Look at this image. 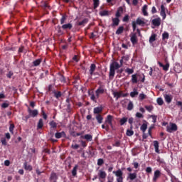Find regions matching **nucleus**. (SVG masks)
<instances>
[{
    "label": "nucleus",
    "instance_id": "nucleus-49",
    "mask_svg": "<svg viewBox=\"0 0 182 182\" xmlns=\"http://www.w3.org/2000/svg\"><path fill=\"white\" fill-rule=\"evenodd\" d=\"M66 20H67V16L66 15H63L62 18H60L61 25H63L65 23Z\"/></svg>",
    "mask_w": 182,
    "mask_h": 182
},
{
    "label": "nucleus",
    "instance_id": "nucleus-59",
    "mask_svg": "<svg viewBox=\"0 0 182 182\" xmlns=\"http://www.w3.org/2000/svg\"><path fill=\"white\" fill-rule=\"evenodd\" d=\"M13 75H14V73H13L11 70L9 71V72L6 74V77H7L9 79H11Z\"/></svg>",
    "mask_w": 182,
    "mask_h": 182
},
{
    "label": "nucleus",
    "instance_id": "nucleus-58",
    "mask_svg": "<svg viewBox=\"0 0 182 182\" xmlns=\"http://www.w3.org/2000/svg\"><path fill=\"white\" fill-rule=\"evenodd\" d=\"M66 111H67L68 113H70V112H71V111H72V107H71L70 103L67 104V109H66Z\"/></svg>",
    "mask_w": 182,
    "mask_h": 182
},
{
    "label": "nucleus",
    "instance_id": "nucleus-7",
    "mask_svg": "<svg viewBox=\"0 0 182 182\" xmlns=\"http://www.w3.org/2000/svg\"><path fill=\"white\" fill-rule=\"evenodd\" d=\"M161 20L160 17L152 19V24L154 25V26L159 27L161 26Z\"/></svg>",
    "mask_w": 182,
    "mask_h": 182
},
{
    "label": "nucleus",
    "instance_id": "nucleus-19",
    "mask_svg": "<svg viewBox=\"0 0 182 182\" xmlns=\"http://www.w3.org/2000/svg\"><path fill=\"white\" fill-rule=\"evenodd\" d=\"M138 74H132V75L131 76V82H132V84H137V82H139L138 80Z\"/></svg>",
    "mask_w": 182,
    "mask_h": 182
},
{
    "label": "nucleus",
    "instance_id": "nucleus-36",
    "mask_svg": "<svg viewBox=\"0 0 182 182\" xmlns=\"http://www.w3.org/2000/svg\"><path fill=\"white\" fill-rule=\"evenodd\" d=\"M146 98H147V96L146 94H144V92L139 93V96L138 97V99L139 100V101H143Z\"/></svg>",
    "mask_w": 182,
    "mask_h": 182
},
{
    "label": "nucleus",
    "instance_id": "nucleus-47",
    "mask_svg": "<svg viewBox=\"0 0 182 182\" xmlns=\"http://www.w3.org/2000/svg\"><path fill=\"white\" fill-rule=\"evenodd\" d=\"M146 129H147V124H142V125H141V131H142L143 133H145Z\"/></svg>",
    "mask_w": 182,
    "mask_h": 182
},
{
    "label": "nucleus",
    "instance_id": "nucleus-62",
    "mask_svg": "<svg viewBox=\"0 0 182 182\" xmlns=\"http://www.w3.org/2000/svg\"><path fill=\"white\" fill-rule=\"evenodd\" d=\"M90 99H91V100H92L93 102L97 103V99H96V96L95 95V94L91 95Z\"/></svg>",
    "mask_w": 182,
    "mask_h": 182
},
{
    "label": "nucleus",
    "instance_id": "nucleus-46",
    "mask_svg": "<svg viewBox=\"0 0 182 182\" xmlns=\"http://www.w3.org/2000/svg\"><path fill=\"white\" fill-rule=\"evenodd\" d=\"M139 95V92L137 90H134L129 93V95H131V97L134 98L135 96Z\"/></svg>",
    "mask_w": 182,
    "mask_h": 182
},
{
    "label": "nucleus",
    "instance_id": "nucleus-37",
    "mask_svg": "<svg viewBox=\"0 0 182 182\" xmlns=\"http://www.w3.org/2000/svg\"><path fill=\"white\" fill-rule=\"evenodd\" d=\"M124 26H119V28L116 31V34L121 35L124 32Z\"/></svg>",
    "mask_w": 182,
    "mask_h": 182
},
{
    "label": "nucleus",
    "instance_id": "nucleus-22",
    "mask_svg": "<svg viewBox=\"0 0 182 182\" xmlns=\"http://www.w3.org/2000/svg\"><path fill=\"white\" fill-rule=\"evenodd\" d=\"M103 110V107L102 106L97 107L94 108V114H100Z\"/></svg>",
    "mask_w": 182,
    "mask_h": 182
},
{
    "label": "nucleus",
    "instance_id": "nucleus-32",
    "mask_svg": "<svg viewBox=\"0 0 182 182\" xmlns=\"http://www.w3.org/2000/svg\"><path fill=\"white\" fill-rule=\"evenodd\" d=\"M58 177L57 173H55V172H52V173H50V181H55V180H58Z\"/></svg>",
    "mask_w": 182,
    "mask_h": 182
},
{
    "label": "nucleus",
    "instance_id": "nucleus-5",
    "mask_svg": "<svg viewBox=\"0 0 182 182\" xmlns=\"http://www.w3.org/2000/svg\"><path fill=\"white\" fill-rule=\"evenodd\" d=\"M28 112L31 117H36L38 114V109H31L30 107L28 108Z\"/></svg>",
    "mask_w": 182,
    "mask_h": 182
},
{
    "label": "nucleus",
    "instance_id": "nucleus-25",
    "mask_svg": "<svg viewBox=\"0 0 182 182\" xmlns=\"http://www.w3.org/2000/svg\"><path fill=\"white\" fill-rule=\"evenodd\" d=\"M113 95L114 97H116V100H118L122 95V91L114 92Z\"/></svg>",
    "mask_w": 182,
    "mask_h": 182
},
{
    "label": "nucleus",
    "instance_id": "nucleus-29",
    "mask_svg": "<svg viewBox=\"0 0 182 182\" xmlns=\"http://www.w3.org/2000/svg\"><path fill=\"white\" fill-rule=\"evenodd\" d=\"M53 94H54V97L56 98V99H59L62 96V92L61 91H56V90H54L53 92Z\"/></svg>",
    "mask_w": 182,
    "mask_h": 182
},
{
    "label": "nucleus",
    "instance_id": "nucleus-6",
    "mask_svg": "<svg viewBox=\"0 0 182 182\" xmlns=\"http://www.w3.org/2000/svg\"><path fill=\"white\" fill-rule=\"evenodd\" d=\"M161 176V171H159V169H157L156 171H155V172H154V178H152V181L154 182H156L158 178H159Z\"/></svg>",
    "mask_w": 182,
    "mask_h": 182
},
{
    "label": "nucleus",
    "instance_id": "nucleus-28",
    "mask_svg": "<svg viewBox=\"0 0 182 182\" xmlns=\"http://www.w3.org/2000/svg\"><path fill=\"white\" fill-rule=\"evenodd\" d=\"M41 63H42V58H38L33 61V65L34 67H38L40 65Z\"/></svg>",
    "mask_w": 182,
    "mask_h": 182
},
{
    "label": "nucleus",
    "instance_id": "nucleus-30",
    "mask_svg": "<svg viewBox=\"0 0 182 182\" xmlns=\"http://www.w3.org/2000/svg\"><path fill=\"white\" fill-rule=\"evenodd\" d=\"M156 37L157 35L156 33H152V35H151V37H149V43H153L154 41H156Z\"/></svg>",
    "mask_w": 182,
    "mask_h": 182
},
{
    "label": "nucleus",
    "instance_id": "nucleus-2",
    "mask_svg": "<svg viewBox=\"0 0 182 182\" xmlns=\"http://www.w3.org/2000/svg\"><path fill=\"white\" fill-rule=\"evenodd\" d=\"M136 25L144 27L146 25L144 18L141 19V18L138 17V18H136V21H132V30L134 31H135L136 29Z\"/></svg>",
    "mask_w": 182,
    "mask_h": 182
},
{
    "label": "nucleus",
    "instance_id": "nucleus-33",
    "mask_svg": "<svg viewBox=\"0 0 182 182\" xmlns=\"http://www.w3.org/2000/svg\"><path fill=\"white\" fill-rule=\"evenodd\" d=\"M96 119L99 124H102L103 122V117L100 114H97L96 116Z\"/></svg>",
    "mask_w": 182,
    "mask_h": 182
},
{
    "label": "nucleus",
    "instance_id": "nucleus-44",
    "mask_svg": "<svg viewBox=\"0 0 182 182\" xmlns=\"http://www.w3.org/2000/svg\"><path fill=\"white\" fill-rule=\"evenodd\" d=\"M125 72L127 73V74H128V75H130L134 73V70L133 68H127L125 69Z\"/></svg>",
    "mask_w": 182,
    "mask_h": 182
},
{
    "label": "nucleus",
    "instance_id": "nucleus-34",
    "mask_svg": "<svg viewBox=\"0 0 182 182\" xmlns=\"http://www.w3.org/2000/svg\"><path fill=\"white\" fill-rule=\"evenodd\" d=\"M96 93H99L100 95H102L105 93V89L103 85H100L99 88L96 90Z\"/></svg>",
    "mask_w": 182,
    "mask_h": 182
},
{
    "label": "nucleus",
    "instance_id": "nucleus-40",
    "mask_svg": "<svg viewBox=\"0 0 182 182\" xmlns=\"http://www.w3.org/2000/svg\"><path fill=\"white\" fill-rule=\"evenodd\" d=\"M127 122V117H122L121 118V119H119V124H121V126L124 125V124H126Z\"/></svg>",
    "mask_w": 182,
    "mask_h": 182
},
{
    "label": "nucleus",
    "instance_id": "nucleus-42",
    "mask_svg": "<svg viewBox=\"0 0 182 182\" xmlns=\"http://www.w3.org/2000/svg\"><path fill=\"white\" fill-rule=\"evenodd\" d=\"M156 103H158V105L162 106L164 104V101L162 97H158L156 99Z\"/></svg>",
    "mask_w": 182,
    "mask_h": 182
},
{
    "label": "nucleus",
    "instance_id": "nucleus-14",
    "mask_svg": "<svg viewBox=\"0 0 182 182\" xmlns=\"http://www.w3.org/2000/svg\"><path fill=\"white\" fill-rule=\"evenodd\" d=\"M123 13H124L123 7L122 6H119L117 9V11L116 12L115 16L117 17V18H120L122 16V15L123 14Z\"/></svg>",
    "mask_w": 182,
    "mask_h": 182
},
{
    "label": "nucleus",
    "instance_id": "nucleus-54",
    "mask_svg": "<svg viewBox=\"0 0 182 182\" xmlns=\"http://www.w3.org/2000/svg\"><path fill=\"white\" fill-rule=\"evenodd\" d=\"M145 109L148 112H151V111H153L154 107L152 105H146V106H145Z\"/></svg>",
    "mask_w": 182,
    "mask_h": 182
},
{
    "label": "nucleus",
    "instance_id": "nucleus-56",
    "mask_svg": "<svg viewBox=\"0 0 182 182\" xmlns=\"http://www.w3.org/2000/svg\"><path fill=\"white\" fill-rule=\"evenodd\" d=\"M41 6H42L44 9H49V5H48V4L46 1L43 2V3L42 4Z\"/></svg>",
    "mask_w": 182,
    "mask_h": 182
},
{
    "label": "nucleus",
    "instance_id": "nucleus-55",
    "mask_svg": "<svg viewBox=\"0 0 182 182\" xmlns=\"http://www.w3.org/2000/svg\"><path fill=\"white\" fill-rule=\"evenodd\" d=\"M134 135V131H132V129H127V136H132Z\"/></svg>",
    "mask_w": 182,
    "mask_h": 182
},
{
    "label": "nucleus",
    "instance_id": "nucleus-23",
    "mask_svg": "<svg viewBox=\"0 0 182 182\" xmlns=\"http://www.w3.org/2000/svg\"><path fill=\"white\" fill-rule=\"evenodd\" d=\"M154 147H155V152L160 154L159 141H154Z\"/></svg>",
    "mask_w": 182,
    "mask_h": 182
},
{
    "label": "nucleus",
    "instance_id": "nucleus-31",
    "mask_svg": "<svg viewBox=\"0 0 182 182\" xmlns=\"http://www.w3.org/2000/svg\"><path fill=\"white\" fill-rule=\"evenodd\" d=\"M23 166L26 171H31L33 170V166H31V165H28L27 162H24Z\"/></svg>",
    "mask_w": 182,
    "mask_h": 182
},
{
    "label": "nucleus",
    "instance_id": "nucleus-53",
    "mask_svg": "<svg viewBox=\"0 0 182 182\" xmlns=\"http://www.w3.org/2000/svg\"><path fill=\"white\" fill-rule=\"evenodd\" d=\"M15 128V125L14 124H11L10 127H9V132H11V134H14V130Z\"/></svg>",
    "mask_w": 182,
    "mask_h": 182
},
{
    "label": "nucleus",
    "instance_id": "nucleus-48",
    "mask_svg": "<svg viewBox=\"0 0 182 182\" xmlns=\"http://www.w3.org/2000/svg\"><path fill=\"white\" fill-rule=\"evenodd\" d=\"M168 38H169V34L168 32H164V33H162V40L168 39Z\"/></svg>",
    "mask_w": 182,
    "mask_h": 182
},
{
    "label": "nucleus",
    "instance_id": "nucleus-4",
    "mask_svg": "<svg viewBox=\"0 0 182 182\" xmlns=\"http://www.w3.org/2000/svg\"><path fill=\"white\" fill-rule=\"evenodd\" d=\"M178 130V127L176 124H171V127H166V132L172 133L173 132H176Z\"/></svg>",
    "mask_w": 182,
    "mask_h": 182
},
{
    "label": "nucleus",
    "instance_id": "nucleus-26",
    "mask_svg": "<svg viewBox=\"0 0 182 182\" xmlns=\"http://www.w3.org/2000/svg\"><path fill=\"white\" fill-rule=\"evenodd\" d=\"M89 22V19L87 18H84L82 21L78 23L79 26H85Z\"/></svg>",
    "mask_w": 182,
    "mask_h": 182
},
{
    "label": "nucleus",
    "instance_id": "nucleus-13",
    "mask_svg": "<svg viewBox=\"0 0 182 182\" xmlns=\"http://www.w3.org/2000/svg\"><path fill=\"white\" fill-rule=\"evenodd\" d=\"M98 176H99L100 180L105 179L107 177V173H106L105 171H102V169H100L98 173Z\"/></svg>",
    "mask_w": 182,
    "mask_h": 182
},
{
    "label": "nucleus",
    "instance_id": "nucleus-3",
    "mask_svg": "<svg viewBox=\"0 0 182 182\" xmlns=\"http://www.w3.org/2000/svg\"><path fill=\"white\" fill-rule=\"evenodd\" d=\"M114 174L117 176V182H123V172L121 169H118V171H114Z\"/></svg>",
    "mask_w": 182,
    "mask_h": 182
},
{
    "label": "nucleus",
    "instance_id": "nucleus-9",
    "mask_svg": "<svg viewBox=\"0 0 182 182\" xmlns=\"http://www.w3.org/2000/svg\"><path fill=\"white\" fill-rule=\"evenodd\" d=\"M81 139L86 140L87 142L92 141L93 136L90 134H86V135H82Z\"/></svg>",
    "mask_w": 182,
    "mask_h": 182
},
{
    "label": "nucleus",
    "instance_id": "nucleus-51",
    "mask_svg": "<svg viewBox=\"0 0 182 182\" xmlns=\"http://www.w3.org/2000/svg\"><path fill=\"white\" fill-rule=\"evenodd\" d=\"M104 164H105V161L102 158H100V159L97 160V165L99 166H102Z\"/></svg>",
    "mask_w": 182,
    "mask_h": 182
},
{
    "label": "nucleus",
    "instance_id": "nucleus-64",
    "mask_svg": "<svg viewBox=\"0 0 182 182\" xmlns=\"http://www.w3.org/2000/svg\"><path fill=\"white\" fill-rule=\"evenodd\" d=\"M80 142L81 143V145L82 147L85 148L87 146V144L86 143V141H80Z\"/></svg>",
    "mask_w": 182,
    "mask_h": 182
},
{
    "label": "nucleus",
    "instance_id": "nucleus-45",
    "mask_svg": "<svg viewBox=\"0 0 182 182\" xmlns=\"http://www.w3.org/2000/svg\"><path fill=\"white\" fill-rule=\"evenodd\" d=\"M59 80L63 83L66 82V79H65V76L62 74H59Z\"/></svg>",
    "mask_w": 182,
    "mask_h": 182
},
{
    "label": "nucleus",
    "instance_id": "nucleus-24",
    "mask_svg": "<svg viewBox=\"0 0 182 182\" xmlns=\"http://www.w3.org/2000/svg\"><path fill=\"white\" fill-rule=\"evenodd\" d=\"M147 9H148V6L146 4L144 5V6H142V14H144V16H149Z\"/></svg>",
    "mask_w": 182,
    "mask_h": 182
},
{
    "label": "nucleus",
    "instance_id": "nucleus-11",
    "mask_svg": "<svg viewBox=\"0 0 182 182\" xmlns=\"http://www.w3.org/2000/svg\"><path fill=\"white\" fill-rule=\"evenodd\" d=\"M73 28V25L71 23H68L62 26V28L64 31H70Z\"/></svg>",
    "mask_w": 182,
    "mask_h": 182
},
{
    "label": "nucleus",
    "instance_id": "nucleus-52",
    "mask_svg": "<svg viewBox=\"0 0 182 182\" xmlns=\"http://www.w3.org/2000/svg\"><path fill=\"white\" fill-rule=\"evenodd\" d=\"M129 21V16L128 14L125 15V16H124V18H122V22L124 23H128Z\"/></svg>",
    "mask_w": 182,
    "mask_h": 182
},
{
    "label": "nucleus",
    "instance_id": "nucleus-63",
    "mask_svg": "<svg viewBox=\"0 0 182 182\" xmlns=\"http://www.w3.org/2000/svg\"><path fill=\"white\" fill-rule=\"evenodd\" d=\"M121 146L120 141H116L115 144H113V146L119 147Z\"/></svg>",
    "mask_w": 182,
    "mask_h": 182
},
{
    "label": "nucleus",
    "instance_id": "nucleus-43",
    "mask_svg": "<svg viewBox=\"0 0 182 182\" xmlns=\"http://www.w3.org/2000/svg\"><path fill=\"white\" fill-rule=\"evenodd\" d=\"M49 124H50V129H56L58 126V124H56L55 121H50Z\"/></svg>",
    "mask_w": 182,
    "mask_h": 182
},
{
    "label": "nucleus",
    "instance_id": "nucleus-21",
    "mask_svg": "<svg viewBox=\"0 0 182 182\" xmlns=\"http://www.w3.org/2000/svg\"><path fill=\"white\" fill-rule=\"evenodd\" d=\"M96 68H97L96 65L95 63H92L90 65V73L91 76L93 75L94 72L95 71Z\"/></svg>",
    "mask_w": 182,
    "mask_h": 182
},
{
    "label": "nucleus",
    "instance_id": "nucleus-15",
    "mask_svg": "<svg viewBox=\"0 0 182 182\" xmlns=\"http://www.w3.org/2000/svg\"><path fill=\"white\" fill-rule=\"evenodd\" d=\"M164 97L165 98V102H166V103L170 104L172 102L173 96L171 95L165 94L164 95Z\"/></svg>",
    "mask_w": 182,
    "mask_h": 182
},
{
    "label": "nucleus",
    "instance_id": "nucleus-61",
    "mask_svg": "<svg viewBox=\"0 0 182 182\" xmlns=\"http://www.w3.org/2000/svg\"><path fill=\"white\" fill-rule=\"evenodd\" d=\"M156 161H158V163H159L161 164H164V159H161V158H160V156H158Z\"/></svg>",
    "mask_w": 182,
    "mask_h": 182
},
{
    "label": "nucleus",
    "instance_id": "nucleus-38",
    "mask_svg": "<svg viewBox=\"0 0 182 182\" xmlns=\"http://www.w3.org/2000/svg\"><path fill=\"white\" fill-rule=\"evenodd\" d=\"M134 109V103L132 101H129V102H128V106L127 107V109H128V111H132Z\"/></svg>",
    "mask_w": 182,
    "mask_h": 182
},
{
    "label": "nucleus",
    "instance_id": "nucleus-1",
    "mask_svg": "<svg viewBox=\"0 0 182 182\" xmlns=\"http://www.w3.org/2000/svg\"><path fill=\"white\" fill-rule=\"evenodd\" d=\"M123 59H124V57H122V58L119 60V63L117 61H114L110 64L109 74V80L114 79L115 76V71L117 70H119L123 65V62H124Z\"/></svg>",
    "mask_w": 182,
    "mask_h": 182
},
{
    "label": "nucleus",
    "instance_id": "nucleus-60",
    "mask_svg": "<svg viewBox=\"0 0 182 182\" xmlns=\"http://www.w3.org/2000/svg\"><path fill=\"white\" fill-rule=\"evenodd\" d=\"M9 106V103H7V102H4L1 104V107L3 109H6V108H8Z\"/></svg>",
    "mask_w": 182,
    "mask_h": 182
},
{
    "label": "nucleus",
    "instance_id": "nucleus-39",
    "mask_svg": "<svg viewBox=\"0 0 182 182\" xmlns=\"http://www.w3.org/2000/svg\"><path fill=\"white\" fill-rule=\"evenodd\" d=\"M79 168L78 165H75L72 171L73 176L75 177L77 176V168Z\"/></svg>",
    "mask_w": 182,
    "mask_h": 182
},
{
    "label": "nucleus",
    "instance_id": "nucleus-57",
    "mask_svg": "<svg viewBox=\"0 0 182 182\" xmlns=\"http://www.w3.org/2000/svg\"><path fill=\"white\" fill-rule=\"evenodd\" d=\"M151 118H152V122L156 123V122H157V115L151 114Z\"/></svg>",
    "mask_w": 182,
    "mask_h": 182
},
{
    "label": "nucleus",
    "instance_id": "nucleus-41",
    "mask_svg": "<svg viewBox=\"0 0 182 182\" xmlns=\"http://www.w3.org/2000/svg\"><path fill=\"white\" fill-rule=\"evenodd\" d=\"M100 15L101 16H109V11L107 10H103L100 11Z\"/></svg>",
    "mask_w": 182,
    "mask_h": 182
},
{
    "label": "nucleus",
    "instance_id": "nucleus-50",
    "mask_svg": "<svg viewBox=\"0 0 182 182\" xmlns=\"http://www.w3.org/2000/svg\"><path fill=\"white\" fill-rule=\"evenodd\" d=\"M93 2H94V9H97L100 5V0H93Z\"/></svg>",
    "mask_w": 182,
    "mask_h": 182
},
{
    "label": "nucleus",
    "instance_id": "nucleus-18",
    "mask_svg": "<svg viewBox=\"0 0 182 182\" xmlns=\"http://www.w3.org/2000/svg\"><path fill=\"white\" fill-rule=\"evenodd\" d=\"M161 16H162L164 19L166 18V8L164 4L161 5Z\"/></svg>",
    "mask_w": 182,
    "mask_h": 182
},
{
    "label": "nucleus",
    "instance_id": "nucleus-35",
    "mask_svg": "<svg viewBox=\"0 0 182 182\" xmlns=\"http://www.w3.org/2000/svg\"><path fill=\"white\" fill-rule=\"evenodd\" d=\"M43 119L41 118L38 122L37 129H41L43 128Z\"/></svg>",
    "mask_w": 182,
    "mask_h": 182
},
{
    "label": "nucleus",
    "instance_id": "nucleus-20",
    "mask_svg": "<svg viewBox=\"0 0 182 182\" xmlns=\"http://www.w3.org/2000/svg\"><path fill=\"white\" fill-rule=\"evenodd\" d=\"M55 136L56 139H60L62 137L66 138V134L64 131H62V132H56Z\"/></svg>",
    "mask_w": 182,
    "mask_h": 182
},
{
    "label": "nucleus",
    "instance_id": "nucleus-27",
    "mask_svg": "<svg viewBox=\"0 0 182 182\" xmlns=\"http://www.w3.org/2000/svg\"><path fill=\"white\" fill-rule=\"evenodd\" d=\"M62 29H63L62 26H60V25H58L57 26H55V31L58 32V33L59 35H63L64 34V32Z\"/></svg>",
    "mask_w": 182,
    "mask_h": 182
},
{
    "label": "nucleus",
    "instance_id": "nucleus-17",
    "mask_svg": "<svg viewBox=\"0 0 182 182\" xmlns=\"http://www.w3.org/2000/svg\"><path fill=\"white\" fill-rule=\"evenodd\" d=\"M131 43H132L133 46H135L136 44H137L138 43V38H137V36L136 33H134L132 35V36H131Z\"/></svg>",
    "mask_w": 182,
    "mask_h": 182
},
{
    "label": "nucleus",
    "instance_id": "nucleus-8",
    "mask_svg": "<svg viewBox=\"0 0 182 182\" xmlns=\"http://www.w3.org/2000/svg\"><path fill=\"white\" fill-rule=\"evenodd\" d=\"M137 178V173L136 172L134 173H128V177H127V179L134 181L135 179Z\"/></svg>",
    "mask_w": 182,
    "mask_h": 182
},
{
    "label": "nucleus",
    "instance_id": "nucleus-12",
    "mask_svg": "<svg viewBox=\"0 0 182 182\" xmlns=\"http://www.w3.org/2000/svg\"><path fill=\"white\" fill-rule=\"evenodd\" d=\"M120 23V19L119 17H115V18H112V27H116L118 26L119 25Z\"/></svg>",
    "mask_w": 182,
    "mask_h": 182
},
{
    "label": "nucleus",
    "instance_id": "nucleus-10",
    "mask_svg": "<svg viewBox=\"0 0 182 182\" xmlns=\"http://www.w3.org/2000/svg\"><path fill=\"white\" fill-rule=\"evenodd\" d=\"M158 65H159V67L162 68L164 71H168L170 68V63L168 62L164 65L161 62L158 61Z\"/></svg>",
    "mask_w": 182,
    "mask_h": 182
},
{
    "label": "nucleus",
    "instance_id": "nucleus-16",
    "mask_svg": "<svg viewBox=\"0 0 182 182\" xmlns=\"http://www.w3.org/2000/svg\"><path fill=\"white\" fill-rule=\"evenodd\" d=\"M112 119H113V116L111 114H109L106 119L105 124H109L112 127H113V124H112Z\"/></svg>",
    "mask_w": 182,
    "mask_h": 182
}]
</instances>
